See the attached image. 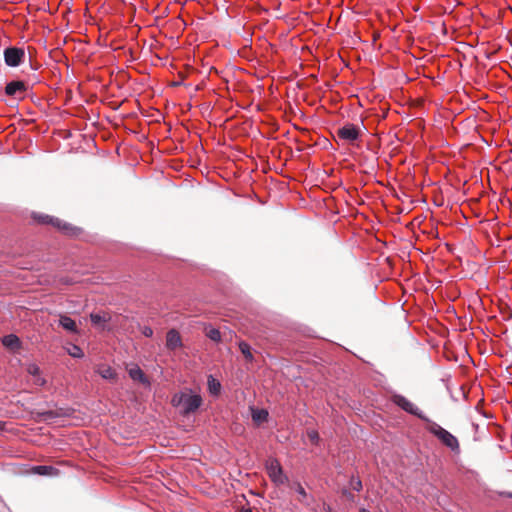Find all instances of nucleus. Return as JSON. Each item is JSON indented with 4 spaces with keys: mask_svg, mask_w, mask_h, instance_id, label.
I'll return each instance as SVG.
<instances>
[{
    "mask_svg": "<svg viewBox=\"0 0 512 512\" xmlns=\"http://www.w3.org/2000/svg\"><path fill=\"white\" fill-rule=\"evenodd\" d=\"M30 87L27 82L23 80L14 79L6 83L1 94L7 99L0 98V101L5 102L10 107H17L19 102L25 99Z\"/></svg>",
    "mask_w": 512,
    "mask_h": 512,
    "instance_id": "obj_1",
    "label": "nucleus"
},
{
    "mask_svg": "<svg viewBox=\"0 0 512 512\" xmlns=\"http://www.w3.org/2000/svg\"><path fill=\"white\" fill-rule=\"evenodd\" d=\"M191 389L181 391L173 395L171 403L174 407L179 408L181 415L187 416L196 412L202 404L200 394H190Z\"/></svg>",
    "mask_w": 512,
    "mask_h": 512,
    "instance_id": "obj_2",
    "label": "nucleus"
},
{
    "mask_svg": "<svg viewBox=\"0 0 512 512\" xmlns=\"http://www.w3.org/2000/svg\"><path fill=\"white\" fill-rule=\"evenodd\" d=\"M32 217L38 223L51 224L52 226L56 227L58 230H60L61 232H63L64 234H67V235H76L79 230L77 227H74L71 224H69L59 218L49 216L46 214L33 213Z\"/></svg>",
    "mask_w": 512,
    "mask_h": 512,
    "instance_id": "obj_3",
    "label": "nucleus"
},
{
    "mask_svg": "<svg viewBox=\"0 0 512 512\" xmlns=\"http://www.w3.org/2000/svg\"><path fill=\"white\" fill-rule=\"evenodd\" d=\"M430 426L428 428L429 432L436 436L445 446L450 448L453 452H459L460 446L458 439L451 434L449 431L442 428L439 424L435 422H429Z\"/></svg>",
    "mask_w": 512,
    "mask_h": 512,
    "instance_id": "obj_4",
    "label": "nucleus"
},
{
    "mask_svg": "<svg viewBox=\"0 0 512 512\" xmlns=\"http://www.w3.org/2000/svg\"><path fill=\"white\" fill-rule=\"evenodd\" d=\"M393 403L400 407L405 412L416 416L425 422H431V420L426 417V415L411 401H409L406 397L400 394L393 395L392 397Z\"/></svg>",
    "mask_w": 512,
    "mask_h": 512,
    "instance_id": "obj_5",
    "label": "nucleus"
},
{
    "mask_svg": "<svg viewBox=\"0 0 512 512\" xmlns=\"http://www.w3.org/2000/svg\"><path fill=\"white\" fill-rule=\"evenodd\" d=\"M25 56V50L16 46H9L3 51L4 62L11 68L19 67L24 62Z\"/></svg>",
    "mask_w": 512,
    "mask_h": 512,
    "instance_id": "obj_6",
    "label": "nucleus"
},
{
    "mask_svg": "<svg viewBox=\"0 0 512 512\" xmlns=\"http://www.w3.org/2000/svg\"><path fill=\"white\" fill-rule=\"evenodd\" d=\"M267 472L271 481L276 485H284L288 482V477L284 474L283 469L277 459H271L267 464Z\"/></svg>",
    "mask_w": 512,
    "mask_h": 512,
    "instance_id": "obj_7",
    "label": "nucleus"
},
{
    "mask_svg": "<svg viewBox=\"0 0 512 512\" xmlns=\"http://www.w3.org/2000/svg\"><path fill=\"white\" fill-rule=\"evenodd\" d=\"M337 135L341 140L354 142L359 138L360 130L355 124L346 123L337 130Z\"/></svg>",
    "mask_w": 512,
    "mask_h": 512,
    "instance_id": "obj_8",
    "label": "nucleus"
},
{
    "mask_svg": "<svg viewBox=\"0 0 512 512\" xmlns=\"http://www.w3.org/2000/svg\"><path fill=\"white\" fill-rule=\"evenodd\" d=\"M182 346V340L176 329H170L166 334V347L169 350H176Z\"/></svg>",
    "mask_w": 512,
    "mask_h": 512,
    "instance_id": "obj_9",
    "label": "nucleus"
},
{
    "mask_svg": "<svg viewBox=\"0 0 512 512\" xmlns=\"http://www.w3.org/2000/svg\"><path fill=\"white\" fill-rule=\"evenodd\" d=\"M59 325L66 331L79 334V329L75 323V321L69 317L68 315L62 314L59 317Z\"/></svg>",
    "mask_w": 512,
    "mask_h": 512,
    "instance_id": "obj_10",
    "label": "nucleus"
},
{
    "mask_svg": "<svg viewBox=\"0 0 512 512\" xmlns=\"http://www.w3.org/2000/svg\"><path fill=\"white\" fill-rule=\"evenodd\" d=\"M2 344L11 350H18L21 347V341L15 334H8L2 338Z\"/></svg>",
    "mask_w": 512,
    "mask_h": 512,
    "instance_id": "obj_11",
    "label": "nucleus"
},
{
    "mask_svg": "<svg viewBox=\"0 0 512 512\" xmlns=\"http://www.w3.org/2000/svg\"><path fill=\"white\" fill-rule=\"evenodd\" d=\"M128 374L134 381H139L142 384H149L147 376L144 374L139 366H134L129 369Z\"/></svg>",
    "mask_w": 512,
    "mask_h": 512,
    "instance_id": "obj_12",
    "label": "nucleus"
},
{
    "mask_svg": "<svg viewBox=\"0 0 512 512\" xmlns=\"http://www.w3.org/2000/svg\"><path fill=\"white\" fill-rule=\"evenodd\" d=\"M34 473L41 476H57L59 474V470L53 466L49 465H38L33 467Z\"/></svg>",
    "mask_w": 512,
    "mask_h": 512,
    "instance_id": "obj_13",
    "label": "nucleus"
},
{
    "mask_svg": "<svg viewBox=\"0 0 512 512\" xmlns=\"http://www.w3.org/2000/svg\"><path fill=\"white\" fill-rule=\"evenodd\" d=\"M207 388L211 395L218 396L221 392V383L219 380L214 378L213 375H208L207 377Z\"/></svg>",
    "mask_w": 512,
    "mask_h": 512,
    "instance_id": "obj_14",
    "label": "nucleus"
},
{
    "mask_svg": "<svg viewBox=\"0 0 512 512\" xmlns=\"http://www.w3.org/2000/svg\"><path fill=\"white\" fill-rule=\"evenodd\" d=\"M269 413L265 409H252V419L255 422H265L267 421Z\"/></svg>",
    "mask_w": 512,
    "mask_h": 512,
    "instance_id": "obj_15",
    "label": "nucleus"
},
{
    "mask_svg": "<svg viewBox=\"0 0 512 512\" xmlns=\"http://www.w3.org/2000/svg\"><path fill=\"white\" fill-rule=\"evenodd\" d=\"M239 349L247 361L252 362L254 360L251 347L247 342L241 341L239 343Z\"/></svg>",
    "mask_w": 512,
    "mask_h": 512,
    "instance_id": "obj_16",
    "label": "nucleus"
},
{
    "mask_svg": "<svg viewBox=\"0 0 512 512\" xmlns=\"http://www.w3.org/2000/svg\"><path fill=\"white\" fill-rule=\"evenodd\" d=\"M90 320L93 325H99L101 323H105L109 320L105 315H101L99 313H91Z\"/></svg>",
    "mask_w": 512,
    "mask_h": 512,
    "instance_id": "obj_17",
    "label": "nucleus"
},
{
    "mask_svg": "<svg viewBox=\"0 0 512 512\" xmlns=\"http://www.w3.org/2000/svg\"><path fill=\"white\" fill-rule=\"evenodd\" d=\"M306 434H307V437L310 440L311 444H313L315 446L319 445L320 437H319V433L317 432V430L308 429Z\"/></svg>",
    "mask_w": 512,
    "mask_h": 512,
    "instance_id": "obj_18",
    "label": "nucleus"
},
{
    "mask_svg": "<svg viewBox=\"0 0 512 512\" xmlns=\"http://www.w3.org/2000/svg\"><path fill=\"white\" fill-rule=\"evenodd\" d=\"M206 336L214 341V342H220L221 341V333L218 329L216 328H210L209 330H207L206 332Z\"/></svg>",
    "mask_w": 512,
    "mask_h": 512,
    "instance_id": "obj_19",
    "label": "nucleus"
},
{
    "mask_svg": "<svg viewBox=\"0 0 512 512\" xmlns=\"http://www.w3.org/2000/svg\"><path fill=\"white\" fill-rule=\"evenodd\" d=\"M350 487L356 492H360L363 488L362 481L359 477L352 476L349 481Z\"/></svg>",
    "mask_w": 512,
    "mask_h": 512,
    "instance_id": "obj_20",
    "label": "nucleus"
},
{
    "mask_svg": "<svg viewBox=\"0 0 512 512\" xmlns=\"http://www.w3.org/2000/svg\"><path fill=\"white\" fill-rule=\"evenodd\" d=\"M68 354L73 358H82L84 356V352L78 345H72V347L68 349Z\"/></svg>",
    "mask_w": 512,
    "mask_h": 512,
    "instance_id": "obj_21",
    "label": "nucleus"
},
{
    "mask_svg": "<svg viewBox=\"0 0 512 512\" xmlns=\"http://www.w3.org/2000/svg\"><path fill=\"white\" fill-rule=\"evenodd\" d=\"M341 494L343 497H345L348 501L354 502L355 501V495L346 487L341 489Z\"/></svg>",
    "mask_w": 512,
    "mask_h": 512,
    "instance_id": "obj_22",
    "label": "nucleus"
},
{
    "mask_svg": "<svg viewBox=\"0 0 512 512\" xmlns=\"http://www.w3.org/2000/svg\"><path fill=\"white\" fill-rule=\"evenodd\" d=\"M142 334L145 336V337H152L153 336V329L149 326H144L143 329H142Z\"/></svg>",
    "mask_w": 512,
    "mask_h": 512,
    "instance_id": "obj_23",
    "label": "nucleus"
},
{
    "mask_svg": "<svg viewBox=\"0 0 512 512\" xmlns=\"http://www.w3.org/2000/svg\"><path fill=\"white\" fill-rule=\"evenodd\" d=\"M296 492H297L299 495H301L302 497H306V495H307V494H306V491H305V489H304V487H303L302 485H300V484H298V485H297V487H296Z\"/></svg>",
    "mask_w": 512,
    "mask_h": 512,
    "instance_id": "obj_24",
    "label": "nucleus"
},
{
    "mask_svg": "<svg viewBox=\"0 0 512 512\" xmlns=\"http://www.w3.org/2000/svg\"><path fill=\"white\" fill-rule=\"evenodd\" d=\"M103 378H112L113 377V371L108 368L104 373L102 374Z\"/></svg>",
    "mask_w": 512,
    "mask_h": 512,
    "instance_id": "obj_25",
    "label": "nucleus"
},
{
    "mask_svg": "<svg viewBox=\"0 0 512 512\" xmlns=\"http://www.w3.org/2000/svg\"><path fill=\"white\" fill-rule=\"evenodd\" d=\"M239 512H252V509L250 507H242Z\"/></svg>",
    "mask_w": 512,
    "mask_h": 512,
    "instance_id": "obj_26",
    "label": "nucleus"
},
{
    "mask_svg": "<svg viewBox=\"0 0 512 512\" xmlns=\"http://www.w3.org/2000/svg\"><path fill=\"white\" fill-rule=\"evenodd\" d=\"M45 416L49 419L53 418L54 417V413L52 411H49V412H46L45 413Z\"/></svg>",
    "mask_w": 512,
    "mask_h": 512,
    "instance_id": "obj_27",
    "label": "nucleus"
},
{
    "mask_svg": "<svg viewBox=\"0 0 512 512\" xmlns=\"http://www.w3.org/2000/svg\"><path fill=\"white\" fill-rule=\"evenodd\" d=\"M326 512H335L329 505L324 507Z\"/></svg>",
    "mask_w": 512,
    "mask_h": 512,
    "instance_id": "obj_28",
    "label": "nucleus"
},
{
    "mask_svg": "<svg viewBox=\"0 0 512 512\" xmlns=\"http://www.w3.org/2000/svg\"><path fill=\"white\" fill-rule=\"evenodd\" d=\"M359 512H370V511H369V510H367L366 508H361V509L359 510Z\"/></svg>",
    "mask_w": 512,
    "mask_h": 512,
    "instance_id": "obj_29",
    "label": "nucleus"
}]
</instances>
